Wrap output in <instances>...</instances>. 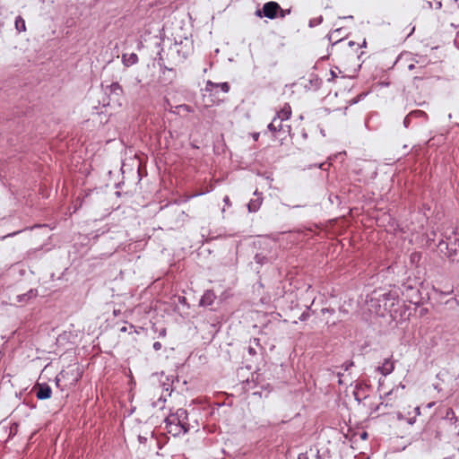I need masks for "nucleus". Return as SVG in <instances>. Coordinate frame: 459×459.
Returning <instances> with one entry per match:
<instances>
[{"mask_svg":"<svg viewBox=\"0 0 459 459\" xmlns=\"http://www.w3.org/2000/svg\"><path fill=\"white\" fill-rule=\"evenodd\" d=\"M399 291L394 288L391 290H375L367 297V305L370 312L379 316H385L391 313L398 303Z\"/></svg>","mask_w":459,"mask_h":459,"instance_id":"f257e3e1","label":"nucleus"},{"mask_svg":"<svg viewBox=\"0 0 459 459\" xmlns=\"http://www.w3.org/2000/svg\"><path fill=\"white\" fill-rule=\"evenodd\" d=\"M165 429L173 437H179L188 433L191 425L188 422V412L186 409L179 408L174 413H170L164 420Z\"/></svg>","mask_w":459,"mask_h":459,"instance_id":"f03ea898","label":"nucleus"},{"mask_svg":"<svg viewBox=\"0 0 459 459\" xmlns=\"http://www.w3.org/2000/svg\"><path fill=\"white\" fill-rule=\"evenodd\" d=\"M419 286L420 281L417 278L408 277L397 290L404 297L405 301L416 305L421 299Z\"/></svg>","mask_w":459,"mask_h":459,"instance_id":"7ed1b4c3","label":"nucleus"},{"mask_svg":"<svg viewBox=\"0 0 459 459\" xmlns=\"http://www.w3.org/2000/svg\"><path fill=\"white\" fill-rule=\"evenodd\" d=\"M59 375L63 379L62 391H64L65 389H71L75 386L82 378V371L78 365H73L60 371Z\"/></svg>","mask_w":459,"mask_h":459,"instance_id":"20e7f679","label":"nucleus"},{"mask_svg":"<svg viewBox=\"0 0 459 459\" xmlns=\"http://www.w3.org/2000/svg\"><path fill=\"white\" fill-rule=\"evenodd\" d=\"M267 129L272 133L274 139L281 142L290 136L291 126L284 121L273 117L272 122L267 126Z\"/></svg>","mask_w":459,"mask_h":459,"instance_id":"39448f33","label":"nucleus"},{"mask_svg":"<svg viewBox=\"0 0 459 459\" xmlns=\"http://www.w3.org/2000/svg\"><path fill=\"white\" fill-rule=\"evenodd\" d=\"M442 425V420H439L438 419H430L422 431L424 438L429 441L441 440L443 437Z\"/></svg>","mask_w":459,"mask_h":459,"instance_id":"423d86ee","label":"nucleus"},{"mask_svg":"<svg viewBox=\"0 0 459 459\" xmlns=\"http://www.w3.org/2000/svg\"><path fill=\"white\" fill-rule=\"evenodd\" d=\"M438 248L441 252L446 249L445 255L450 262L459 263V251L456 244V238H450L446 236V240H441L438 244Z\"/></svg>","mask_w":459,"mask_h":459,"instance_id":"0eeeda50","label":"nucleus"},{"mask_svg":"<svg viewBox=\"0 0 459 459\" xmlns=\"http://www.w3.org/2000/svg\"><path fill=\"white\" fill-rule=\"evenodd\" d=\"M429 120L428 114L420 109L411 111L403 119V126L405 128L414 127L416 126L425 124Z\"/></svg>","mask_w":459,"mask_h":459,"instance_id":"6e6552de","label":"nucleus"},{"mask_svg":"<svg viewBox=\"0 0 459 459\" xmlns=\"http://www.w3.org/2000/svg\"><path fill=\"white\" fill-rule=\"evenodd\" d=\"M281 10V6L277 2L270 1L265 3L262 9L255 11V15L259 18L266 17L270 20H273L278 17V13Z\"/></svg>","mask_w":459,"mask_h":459,"instance_id":"1a4fd4ad","label":"nucleus"},{"mask_svg":"<svg viewBox=\"0 0 459 459\" xmlns=\"http://www.w3.org/2000/svg\"><path fill=\"white\" fill-rule=\"evenodd\" d=\"M32 390L39 400L48 399L52 394L51 387L47 383H37Z\"/></svg>","mask_w":459,"mask_h":459,"instance_id":"9d476101","label":"nucleus"},{"mask_svg":"<svg viewBox=\"0 0 459 459\" xmlns=\"http://www.w3.org/2000/svg\"><path fill=\"white\" fill-rule=\"evenodd\" d=\"M263 194L261 192H258V190L256 189L255 192H254V197L250 199V201L248 202L247 204V210L249 212H256L262 204H263Z\"/></svg>","mask_w":459,"mask_h":459,"instance_id":"9b49d317","label":"nucleus"},{"mask_svg":"<svg viewBox=\"0 0 459 459\" xmlns=\"http://www.w3.org/2000/svg\"><path fill=\"white\" fill-rule=\"evenodd\" d=\"M394 369V362L392 359V356L385 359L382 365L377 368V371L379 372L383 376H387L391 374Z\"/></svg>","mask_w":459,"mask_h":459,"instance_id":"f8f14e48","label":"nucleus"},{"mask_svg":"<svg viewBox=\"0 0 459 459\" xmlns=\"http://www.w3.org/2000/svg\"><path fill=\"white\" fill-rule=\"evenodd\" d=\"M221 89L223 92H229L230 87L228 82H213L212 81H207L205 84V91L209 92H217V89Z\"/></svg>","mask_w":459,"mask_h":459,"instance_id":"ddd939ff","label":"nucleus"},{"mask_svg":"<svg viewBox=\"0 0 459 459\" xmlns=\"http://www.w3.org/2000/svg\"><path fill=\"white\" fill-rule=\"evenodd\" d=\"M159 65H160V71L162 72L163 75H165L167 72L169 74V75H167V77H160V82L164 85L170 84L176 78V71L172 68H168L166 65H164L163 64H160V62H159Z\"/></svg>","mask_w":459,"mask_h":459,"instance_id":"4468645a","label":"nucleus"},{"mask_svg":"<svg viewBox=\"0 0 459 459\" xmlns=\"http://www.w3.org/2000/svg\"><path fill=\"white\" fill-rule=\"evenodd\" d=\"M216 299V295L212 290H207L204 291L203 296L200 299L199 306L201 307H208L213 304Z\"/></svg>","mask_w":459,"mask_h":459,"instance_id":"2eb2a0df","label":"nucleus"},{"mask_svg":"<svg viewBox=\"0 0 459 459\" xmlns=\"http://www.w3.org/2000/svg\"><path fill=\"white\" fill-rule=\"evenodd\" d=\"M292 111L291 107L289 103L284 105L276 112L275 118L281 119L284 122L288 121L291 117Z\"/></svg>","mask_w":459,"mask_h":459,"instance_id":"dca6fc26","label":"nucleus"},{"mask_svg":"<svg viewBox=\"0 0 459 459\" xmlns=\"http://www.w3.org/2000/svg\"><path fill=\"white\" fill-rule=\"evenodd\" d=\"M185 45H183V41H180L179 45L181 46L180 48L177 49V52L179 56H182L183 58H186L189 54L191 53L192 49V41L188 40L186 38L185 39ZM176 46L178 45V42L175 43Z\"/></svg>","mask_w":459,"mask_h":459,"instance_id":"f3484780","label":"nucleus"},{"mask_svg":"<svg viewBox=\"0 0 459 459\" xmlns=\"http://www.w3.org/2000/svg\"><path fill=\"white\" fill-rule=\"evenodd\" d=\"M107 93H108L109 96L117 97V100H118V98L124 95V90L122 86L116 82L107 86Z\"/></svg>","mask_w":459,"mask_h":459,"instance_id":"a211bd4d","label":"nucleus"},{"mask_svg":"<svg viewBox=\"0 0 459 459\" xmlns=\"http://www.w3.org/2000/svg\"><path fill=\"white\" fill-rule=\"evenodd\" d=\"M343 28H337L333 30L329 35V41L333 43V46L339 45L342 42L343 37H342V31Z\"/></svg>","mask_w":459,"mask_h":459,"instance_id":"6ab92c4d","label":"nucleus"},{"mask_svg":"<svg viewBox=\"0 0 459 459\" xmlns=\"http://www.w3.org/2000/svg\"><path fill=\"white\" fill-rule=\"evenodd\" d=\"M322 85V80L316 74H311L307 83L305 84V88L307 90L316 91Z\"/></svg>","mask_w":459,"mask_h":459,"instance_id":"aec40b11","label":"nucleus"},{"mask_svg":"<svg viewBox=\"0 0 459 459\" xmlns=\"http://www.w3.org/2000/svg\"><path fill=\"white\" fill-rule=\"evenodd\" d=\"M358 45H359V43H356L355 41H352V40L348 42V47L351 48L350 56L351 57H357L359 60H360L362 58V56L365 55V52L360 51L359 53H358V50H359Z\"/></svg>","mask_w":459,"mask_h":459,"instance_id":"412c9836","label":"nucleus"},{"mask_svg":"<svg viewBox=\"0 0 459 459\" xmlns=\"http://www.w3.org/2000/svg\"><path fill=\"white\" fill-rule=\"evenodd\" d=\"M439 420H442L443 424L446 421H449L450 424L456 425V423L458 422V418L452 408H447L444 418L440 419Z\"/></svg>","mask_w":459,"mask_h":459,"instance_id":"4be33fe9","label":"nucleus"},{"mask_svg":"<svg viewBox=\"0 0 459 459\" xmlns=\"http://www.w3.org/2000/svg\"><path fill=\"white\" fill-rule=\"evenodd\" d=\"M36 296H37V290L30 289L26 293L18 295L17 301L18 302H26V301L30 300V299L35 298Z\"/></svg>","mask_w":459,"mask_h":459,"instance_id":"5701e85b","label":"nucleus"},{"mask_svg":"<svg viewBox=\"0 0 459 459\" xmlns=\"http://www.w3.org/2000/svg\"><path fill=\"white\" fill-rule=\"evenodd\" d=\"M14 26L18 33L24 32L27 30L25 21L21 15L15 18Z\"/></svg>","mask_w":459,"mask_h":459,"instance_id":"b1692460","label":"nucleus"},{"mask_svg":"<svg viewBox=\"0 0 459 459\" xmlns=\"http://www.w3.org/2000/svg\"><path fill=\"white\" fill-rule=\"evenodd\" d=\"M123 63L125 64V65L126 66H130L132 65H134L138 62V56L135 54V53H132L129 55L128 57H126V55H123Z\"/></svg>","mask_w":459,"mask_h":459,"instance_id":"393cba45","label":"nucleus"},{"mask_svg":"<svg viewBox=\"0 0 459 459\" xmlns=\"http://www.w3.org/2000/svg\"><path fill=\"white\" fill-rule=\"evenodd\" d=\"M310 453L312 454V459H327L326 454L321 453L317 446H310Z\"/></svg>","mask_w":459,"mask_h":459,"instance_id":"a878e982","label":"nucleus"},{"mask_svg":"<svg viewBox=\"0 0 459 459\" xmlns=\"http://www.w3.org/2000/svg\"><path fill=\"white\" fill-rule=\"evenodd\" d=\"M152 331L158 333V336L160 338H164L167 335V328L164 326L159 327L156 324H152Z\"/></svg>","mask_w":459,"mask_h":459,"instance_id":"bb28decb","label":"nucleus"},{"mask_svg":"<svg viewBox=\"0 0 459 459\" xmlns=\"http://www.w3.org/2000/svg\"><path fill=\"white\" fill-rule=\"evenodd\" d=\"M254 343V345L255 346H259L260 345V340L258 338H253L252 340H250V344L247 348V351L248 353L251 355V356H255L257 354L256 352V350L255 349V347H253L251 344Z\"/></svg>","mask_w":459,"mask_h":459,"instance_id":"cd10ccee","label":"nucleus"},{"mask_svg":"<svg viewBox=\"0 0 459 459\" xmlns=\"http://www.w3.org/2000/svg\"><path fill=\"white\" fill-rule=\"evenodd\" d=\"M387 407H391L393 408L394 407V404L392 403H388V402H381L379 403L376 408L374 409L375 411H382L383 409L385 408H387Z\"/></svg>","mask_w":459,"mask_h":459,"instance_id":"c85d7f7f","label":"nucleus"},{"mask_svg":"<svg viewBox=\"0 0 459 459\" xmlns=\"http://www.w3.org/2000/svg\"><path fill=\"white\" fill-rule=\"evenodd\" d=\"M447 237L450 238H456V244L458 246L459 251V226L455 227V229H454L452 232L449 235H447Z\"/></svg>","mask_w":459,"mask_h":459,"instance_id":"c756f323","label":"nucleus"},{"mask_svg":"<svg viewBox=\"0 0 459 459\" xmlns=\"http://www.w3.org/2000/svg\"><path fill=\"white\" fill-rule=\"evenodd\" d=\"M322 22H323V16L320 15L318 17L310 19L308 25H309L310 28H313V27H316V26L321 24Z\"/></svg>","mask_w":459,"mask_h":459,"instance_id":"7c9ffc66","label":"nucleus"},{"mask_svg":"<svg viewBox=\"0 0 459 459\" xmlns=\"http://www.w3.org/2000/svg\"><path fill=\"white\" fill-rule=\"evenodd\" d=\"M354 366V361L352 359L346 360L341 365V368L344 371H348L351 367Z\"/></svg>","mask_w":459,"mask_h":459,"instance_id":"2f4dec72","label":"nucleus"},{"mask_svg":"<svg viewBox=\"0 0 459 459\" xmlns=\"http://www.w3.org/2000/svg\"><path fill=\"white\" fill-rule=\"evenodd\" d=\"M291 13V8H288V9H282L281 7V10L279 11L278 13V17L280 18H284L285 16L289 15L290 13Z\"/></svg>","mask_w":459,"mask_h":459,"instance_id":"473e14b6","label":"nucleus"},{"mask_svg":"<svg viewBox=\"0 0 459 459\" xmlns=\"http://www.w3.org/2000/svg\"><path fill=\"white\" fill-rule=\"evenodd\" d=\"M298 459H312V454L310 453V448L308 450H307L305 453L299 454Z\"/></svg>","mask_w":459,"mask_h":459,"instance_id":"72a5a7b5","label":"nucleus"},{"mask_svg":"<svg viewBox=\"0 0 459 459\" xmlns=\"http://www.w3.org/2000/svg\"><path fill=\"white\" fill-rule=\"evenodd\" d=\"M310 313H309V307L307 308L306 311H304L299 317V321H306L309 318Z\"/></svg>","mask_w":459,"mask_h":459,"instance_id":"f704fd0d","label":"nucleus"},{"mask_svg":"<svg viewBox=\"0 0 459 459\" xmlns=\"http://www.w3.org/2000/svg\"><path fill=\"white\" fill-rule=\"evenodd\" d=\"M177 108L179 110L186 111V112L193 111V108L189 105H186V104L178 105V106H177Z\"/></svg>","mask_w":459,"mask_h":459,"instance_id":"c9c22d12","label":"nucleus"},{"mask_svg":"<svg viewBox=\"0 0 459 459\" xmlns=\"http://www.w3.org/2000/svg\"><path fill=\"white\" fill-rule=\"evenodd\" d=\"M56 385L62 391L63 379L60 377L59 374L56 377Z\"/></svg>","mask_w":459,"mask_h":459,"instance_id":"e433bc0d","label":"nucleus"},{"mask_svg":"<svg viewBox=\"0 0 459 459\" xmlns=\"http://www.w3.org/2000/svg\"><path fill=\"white\" fill-rule=\"evenodd\" d=\"M321 312L323 314L328 313V314L332 315V314H334L335 310L332 307H324V308H322Z\"/></svg>","mask_w":459,"mask_h":459,"instance_id":"4c0bfd02","label":"nucleus"},{"mask_svg":"<svg viewBox=\"0 0 459 459\" xmlns=\"http://www.w3.org/2000/svg\"><path fill=\"white\" fill-rule=\"evenodd\" d=\"M152 348L155 351H159L162 348V344L160 342H155L152 345Z\"/></svg>","mask_w":459,"mask_h":459,"instance_id":"58836bf2","label":"nucleus"},{"mask_svg":"<svg viewBox=\"0 0 459 459\" xmlns=\"http://www.w3.org/2000/svg\"><path fill=\"white\" fill-rule=\"evenodd\" d=\"M330 75L331 77L328 78L329 82L333 81L337 77V74L334 70H330Z\"/></svg>","mask_w":459,"mask_h":459,"instance_id":"ea45409f","label":"nucleus"},{"mask_svg":"<svg viewBox=\"0 0 459 459\" xmlns=\"http://www.w3.org/2000/svg\"><path fill=\"white\" fill-rule=\"evenodd\" d=\"M422 80H423V77H422V76H415V77L413 78V80H412V82H413V84H415V85H416V87L418 88V84H417V82H418L419 81H422Z\"/></svg>","mask_w":459,"mask_h":459,"instance_id":"a19ab883","label":"nucleus"},{"mask_svg":"<svg viewBox=\"0 0 459 459\" xmlns=\"http://www.w3.org/2000/svg\"><path fill=\"white\" fill-rule=\"evenodd\" d=\"M223 203L227 205V206H231V202H230V199L228 195H225L224 198H223Z\"/></svg>","mask_w":459,"mask_h":459,"instance_id":"79ce46f5","label":"nucleus"},{"mask_svg":"<svg viewBox=\"0 0 459 459\" xmlns=\"http://www.w3.org/2000/svg\"><path fill=\"white\" fill-rule=\"evenodd\" d=\"M359 437L362 439V440H367L368 437V434L367 431H362L360 434H359Z\"/></svg>","mask_w":459,"mask_h":459,"instance_id":"37998d69","label":"nucleus"},{"mask_svg":"<svg viewBox=\"0 0 459 459\" xmlns=\"http://www.w3.org/2000/svg\"><path fill=\"white\" fill-rule=\"evenodd\" d=\"M336 375H337V377H338V384H339V385H342V384H343V382H342V377H343V374H342V373H341V372H338Z\"/></svg>","mask_w":459,"mask_h":459,"instance_id":"c03bdc74","label":"nucleus"},{"mask_svg":"<svg viewBox=\"0 0 459 459\" xmlns=\"http://www.w3.org/2000/svg\"><path fill=\"white\" fill-rule=\"evenodd\" d=\"M251 135H252V138L254 139V141L257 142L259 139L260 134L255 132V133H253Z\"/></svg>","mask_w":459,"mask_h":459,"instance_id":"a18cd8bd","label":"nucleus"},{"mask_svg":"<svg viewBox=\"0 0 459 459\" xmlns=\"http://www.w3.org/2000/svg\"><path fill=\"white\" fill-rule=\"evenodd\" d=\"M366 47H367V41H366V39H364L362 43H359L358 48H366Z\"/></svg>","mask_w":459,"mask_h":459,"instance_id":"49530a36","label":"nucleus"},{"mask_svg":"<svg viewBox=\"0 0 459 459\" xmlns=\"http://www.w3.org/2000/svg\"><path fill=\"white\" fill-rule=\"evenodd\" d=\"M129 328L133 329L135 333H140V331L134 325L130 324Z\"/></svg>","mask_w":459,"mask_h":459,"instance_id":"de8ad7c7","label":"nucleus"},{"mask_svg":"<svg viewBox=\"0 0 459 459\" xmlns=\"http://www.w3.org/2000/svg\"><path fill=\"white\" fill-rule=\"evenodd\" d=\"M120 313H121V311L119 309H115L113 311V314H114L115 316H117L118 315H120Z\"/></svg>","mask_w":459,"mask_h":459,"instance_id":"09e8293b","label":"nucleus"},{"mask_svg":"<svg viewBox=\"0 0 459 459\" xmlns=\"http://www.w3.org/2000/svg\"><path fill=\"white\" fill-rule=\"evenodd\" d=\"M127 329H128V328H127V326H122V327L119 329V331H120L121 333H126V332H127Z\"/></svg>","mask_w":459,"mask_h":459,"instance_id":"8fccbe9b","label":"nucleus"},{"mask_svg":"<svg viewBox=\"0 0 459 459\" xmlns=\"http://www.w3.org/2000/svg\"><path fill=\"white\" fill-rule=\"evenodd\" d=\"M415 422V418L408 419V423L412 425Z\"/></svg>","mask_w":459,"mask_h":459,"instance_id":"3c124183","label":"nucleus"},{"mask_svg":"<svg viewBox=\"0 0 459 459\" xmlns=\"http://www.w3.org/2000/svg\"><path fill=\"white\" fill-rule=\"evenodd\" d=\"M415 67H416V66H415V65H414V64H410V65H408V69H409V70H413Z\"/></svg>","mask_w":459,"mask_h":459,"instance_id":"603ef678","label":"nucleus"},{"mask_svg":"<svg viewBox=\"0 0 459 459\" xmlns=\"http://www.w3.org/2000/svg\"><path fill=\"white\" fill-rule=\"evenodd\" d=\"M392 394H393V391H390V392L386 393L385 394V398L390 397Z\"/></svg>","mask_w":459,"mask_h":459,"instance_id":"864d4df0","label":"nucleus"},{"mask_svg":"<svg viewBox=\"0 0 459 459\" xmlns=\"http://www.w3.org/2000/svg\"><path fill=\"white\" fill-rule=\"evenodd\" d=\"M397 417H398V419H397V420H403V415H402V413H401V412H398V416H397Z\"/></svg>","mask_w":459,"mask_h":459,"instance_id":"5fc2aeb1","label":"nucleus"},{"mask_svg":"<svg viewBox=\"0 0 459 459\" xmlns=\"http://www.w3.org/2000/svg\"><path fill=\"white\" fill-rule=\"evenodd\" d=\"M358 102V100L356 99H352L351 101H350V104H354V103H357Z\"/></svg>","mask_w":459,"mask_h":459,"instance_id":"6e6d98bb","label":"nucleus"},{"mask_svg":"<svg viewBox=\"0 0 459 459\" xmlns=\"http://www.w3.org/2000/svg\"><path fill=\"white\" fill-rule=\"evenodd\" d=\"M414 30H415V27H412L411 31L409 32L408 36L411 35L413 33Z\"/></svg>","mask_w":459,"mask_h":459,"instance_id":"4d7b16f0","label":"nucleus"},{"mask_svg":"<svg viewBox=\"0 0 459 459\" xmlns=\"http://www.w3.org/2000/svg\"><path fill=\"white\" fill-rule=\"evenodd\" d=\"M179 300H180L181 302H184V301L186 300V298H185V297H179Z\"/></svg>","mask_w":459,"mask_h":459,"instance_id":"13d9d810","label":"nucleus"},{"mask_svg":"<svg viewBox=\"0 0 459 459\" xmlns=\"http://www.w3.org/2000/svg\"><path fill=\"white\" fill-rule=\"evenodd\" d=\"M415 412H417V414H420V408L419 407L415 408Z\"/></svg>","mask_w":459,"mask_h":459,"instance_id":"bf43d9fd","label":"nucleus"},{"mask_svg":"<svg viewBox=\"0 0 459 459\" xmlns=\"http://www.w3.org/2000/svg\"><path fill=\"white\" fill-rule=\"evenodd\" d=\"M343 19H346V17H342ZM347 18L349 19H353V16L352 15H350V16H347Z\"/></svg>","mask_w":459,"mask_h":459,"instance_id":"052dcab7","label":"nucleus"},{"mask_svg":"<svg viewBox=\"0 0 459 459\" xmlns=\"http://www.w3.org/2000/svg\"><path fill=\"white\" fill-rule=\"evenodd\" d=\"M303 137L307 138V134L306 133L303 134Z\"/></svg>","mask_w":459,"mask_h":459,"instance_id":"680f3d73","label":"nucleus"},{"mask_svg":"<svg viewBox=\"0 0 459 459\" xmlns=\"http://www.w3.org/2000/svg\"><path fill=\"white\" fill-rule=\"evenodd\" d=\"M457 418H458V420H459V416Z\"/></svg>","mask_w":459,"mask_h":459,"instance_id":"e2e57ef3","label":"nucleus"}]
</instances>
